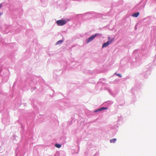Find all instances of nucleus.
Returning <instances> with one entry per match:
<instances>
[{"label": "nucleus", "instance_id": "nucleus-3", "mask_svg": "<svg viewBox=\"0 0 156 156\" xmlns=\"http://www.w3.org/2000/svg\"><path fill=\"white\" fill-rule=\"evenodd\" d=\"M97 36V34H95L90 37L87 39L86 40L87 43H88L92 41Z\"/></svg>", "mask_w": 156, "mask_h": 156}, {"label": "nucleus", "instance_id": "nucleus-6", "mask_svg": "<svg viewBox=\"0 0 156 156\" xmlns=\"http://www.w3.org/2000/svg\"><path fill=\"white\" fill-rule=\"evenodd\" d=\"M116 141V138H114L110 140V142L111 143H115Z\"/></svg>", "mask_w": 156, "mask_h": 156}, {"label": "nucleus", "instance_id": "nucleus-2", "mask_svg": "<svg viewBox=\"0 0 156 156\" xmlns=\"http://www.w3.org/2000/svg\"><path fill=\"white\" fill-rule=\"evenodd\" d=\"M56 23L58 25L61 26L65 24L66 23L67 21L65 20H59L57 21Z\"/></svg>", "mask_w": 156, "mask_h": 156}, {"label": "nucleus", "instance_id": "nucleus-9", "mask_svg": "<svg viewBox=\"0 0 156 156\" xmlns=\"http://www.w3.org/2000/svg\"><path fill=\"white\" fill-rule=\"evenodd\" d=\"M2 6V4H0V9L1 8ZM3 13L2 12H0V15H1Z\"/></svg>", "mask_w": 156, "mask_h": 156}, {"label": "nucleus", "instance_id": "nucleus-7", "mask_svg": "<svg viewBox=\"0 0 156 156\" xmlns=\"http://www.w3.org/2000/svg\"><path fill=\"white\" fill-rule=\"evenodd\" d=\"M55 146L57 148H59L61 147V145L56 144L55 145Z\"/></svg>", "mask_w": 156, "mask_h": 156}, {"label": "nucleus", "instance_id": "nucleus-4", "mask_svg": "<svg viewBox=\"0 0 156 156\" xmlns=\"http://www.w3.org/2000/svg\"><path fill=\"white\" fill-rule=\"evenodd\" d=\"M139 14L138 12L134 13L132 15V16L136 17L139 16Z\"/></svg>", "mask_w": 156, "mask_h": 156}, {"label": "nucleus", "instance_id": "nucleus-8", "mask_svg": "<svg viewBox=\"0 0 156 156\" xmlns=\"http://www.w3.org/2000/svg\"><path fill=\"white\" fill-rule=\"evenodd\" d=\"M63 41L62 40H59L57 42L56 44H61L63 42Z\"/></svg>", "mask_w": 156, "mask_h": 156}, {"label": "nucleus", "instance_id": "nucleus-10", "mask_svg": "<svg viewBox=\"0 0 156 156\" xmlns=\"http://www.w3.org/2000/svg\"><path fill=\"white\" fill-rule=\"evenodd\" d=\"M115 74H116V75L117 76H119L120 77H122L121 75L120 74H116V73H115Z\"/></svg>", "mask_w": 156, "mask_h": 156}, {"label": "nucleus", "instance_id": "nucleus-5", "mask_svg": "<svg viewBox=\"0 0 156 156\" xmlns=\"http://www.w3.org/2000/svg\"><path fill=\"white\" fill-rule=\"evenodd\" d=\"M108 108L106 107H102L101 108L98 109V111H101L107 109Z\"/></svg>", "mask_w": 156, "mask_h": 156}, {"label": "nucleus", "instance_id": "nucleus-11", "mask_svg": "<svg viewBox=\"0 0 156 156\" xmlns=\"http://www.w3.org/2000/svg\"><path fill=\"white\" fill-rule=\"evenodd\" d=\"M97 111H98V110H95V111H94V112H97Z\"/></svg>", "mask_w": 156, "mask_h": 156}, {"label": "nucleus", "instance_id": "nucleus-1", "mask_svg": "<svg viewBox=\"0 0 156 156\" xmlns=\"http://www.w3.org/2000/svg\"><path fill=\"white\" fill-rule=\"evenodd\" d=\"M109 40L106 42L104 43L102 45V47H106L108 46L109 44H111L114 41V39L112 38L110 39L109 37H108V38Z\"/></svg>", "mask_w": 156, "mask_h": 156}]
</instances>
